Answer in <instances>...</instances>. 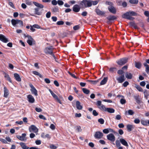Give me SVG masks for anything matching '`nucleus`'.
<instances>
[{"label": "nucleus", "instance_id": "obj_1", "mask_svg": "<svg viewBox=\"0 0 149 149\" xmlns=\"http://www.w3.org/2000/svg\"><path fill=\"white\" fill-rule=\"evenodd\" d=\"M137 14L133 11H130L123 14L122 15V17L123 18L129 20H133L135 18L131 16H136Z\"/></svg>", "mask_w": 149, "mask_h": 149}, {"label": "nucleus", "instance_id": "obj_2", "mask_svg": "<svg viewBox=\"0 0 149 149\" xmlns=\"http://www.w3.org/2000/svg\"><path fill=\"white\" fill-rule=\"evenodd\" d=\"M106 4L109 5L108 7V8L110 13L113 14H115L116 13V9L113 6V4L112 2L107 1L106 2Z\"/></svg>", "mask_w": 149, "mask_h": 149}, {"label": "nucleus", "instance_id": "obj_3", "mask_svg": "<svg viewBox=\"0 0 149 149\" xmlns=\"http://www.w3.org/2000/svg\"><path fill=\"white\" fill-rule=\"evenodd\" d=\"M11 22L12 24L14 27H22L23 26V22L21 20L13 19Z\"/></svg>", "mask_w": 149, "mask_h": 149}, {"label": "nucleus", "instance_id": "obj_4", "mask_svg": "<svg viewBox=\"0 0 149 149\" xmlns=\"http://www.w3.org/2000/svg\"><path fill=\"white\" fill-rule=\"evenodd\" d=\"M80 5L84 6L85 8L91 7L92 5L91 1L87 0H83L80 3Z\"/></svg>", "mask_w": 149, "mask_h": 149}, {"label": "nucleus", "instance_id": "obj_5", "mask_svg": "<svg viewBox=\"0 0 149 149\" xmlns=\"http://www.w3.org/2000/svg\"><path fill=\"white\" fill-rule=\"evenodd\" d=\"M128 59V58L126 57L121 58L116 61V63L120 65H122L127 63Z\"/></svg>", "mask_w": 149, "mask_h": 149}, {"label": "nucleus", "instance_id": "obj_6", "mask_svg": "<svg viewBox=\"0 0 149 149\" xmlns=\"http://www.w3.org/2000/svg\"><path fill=\"white\" fill-rule=\"evenodd\" d=\"M29 85L31 88L30 90L31 93L32 94H34V95L36 96H37L38 95L37 91L33 85L31 83H29Z\"/></svg>", "mask_w": 149, "mask_h": 149}, {"label": "nucleus", "instance_id": "obj_7", "mask_svg": "<svg viewBox=\"0 0 149 149\" xmlns=\"http://www.w3.org/2000/svg\"><path fill=\"white\" fill-rule=\"evenodd\" d=\"M54 48L52 46L46 47L45 49V52L46 54H51L53 53Z\"/></svg>", "mask_w": 149, "mask_h": 149}, {"label": "nucleus", "instance_id": "obj_8", "mask_svg": "<svg viewBox=\"0 0 149 149\" xmlns=\"http://www.w3.org/2000/svg\"><path fill=\"white\" fill-rule=\"evenodd\" d=\"M103 136V133L97 131L95 132L94 135L95 138L96 139H99L102 138Z\"/></svg>", "mask_w": 149, "mask_h": 149}, {"label": "nucleus", "instance_id": "obj_9", "mask_svg": "<svg viewBox=\"0 0 149 149\" xmlns=\"http://www.w3.org/2000/svg\"><path fill=\"white\" fill-rule=\"evenodd\" d=\"M26 134L23 133L22 134V136L18 135L16 136V137L19 140L21 141H25L27 140V138L26 137Z\"/></svg>", "mask_w": 149, "mask_h": 149}, {"label": "nucleus", "instance_id": "obj_10", "mask_svg": "<svg viewBox=\"0 0 149 149\" xmlns=\"http://www.w3.org/2000/svg\"><path fill=\"white\" fill-rule=\"evenodd\" d=\"M107 137L108 140L112 142H114L115 140V137L114 135L112 133L107 135Z\"/></svg>", "mask_w": 149, "mask_h": 149}, {"label": "nucleus", "instance_id": "obj_11", "mask_svg": "<svg viewBox=\"0 0 149 149\" xmlns=\"http://www.w3.org/2000/svg\"><path fill=\"white\" fill-rule=\"evenodd\" d=\"M27 98L29 102L33 103L35 102V99L33 96L29 94L27 96Z\"/></svg>", "mask_w": 149, "mask_h": 149}, {"label": "nucleus", "instance_id": "obj_12", "mask_svg": "<svg viewBox=\"0 0 149 149\" xmlns=\"http://www.w3.org/2000/svg\"><path fill=\"white\" fill-rule=\"evenodd\" d=\"M118 83H121L125 80V77L124 74L122 75L116 79Z\"/></svg>", "mask_w": 149, "mask_h": 149}, {"label": "nucleus", "instance_id": "obj_13", "mask_svg": "<svg viewBox=\"0 0 149 149\" xmlns=\"http://www.w3.org/2000/svg\"><path fill=\"white\" fill-rule=\"evenodd\" d=\"M0 40L4 43H7L9 41L8 39L2 34H0Z\"/></svg>", "mask_w": 149, "mask_h": 149}, {"label": "nucleus", "instance_id": "obj_14", "mask_svg": "<svg viewBox=\"0 0 149 149\" xmlns=\"http://www.w3.org/2000/svg\"><path fill=\"white\" fill-rule=\"evenodd\" d=\"M80 8L77 4L75 5L73 7V11L75 12H78L80 10Z\"/></svg>", "mask_w": 149, "mask_h": 149}, {"label": "nucleus", "instance_id": "obj_15", "mask_svg": "<svg viewBox=\"0 0 149 149\" xmlns=\"http://www.w3.org/2000/svg\"><path fill=\"white\" fill-rule=\"evenodd\" d=\"M135 127V125L130 124H128L126 126L127 130L129 132L132 131V130L134 129Z\"/></svg>", "mask_w": 149, "mask_h": 149}, {"label": "nucleus", "instance_id": "obj_16", "mask_svg": "<svg viewBox=\"0 0 149 149\" xmlns=\"http://www.w3.org/2000/svg\"><path fill=\"white\" fill-rule=\"evenodd\" d=\"M52 95L57 102L60 104H62V102L61 100L58 98V96L56 95L53 93L52 94Z\"/></svg>", "mask_w": 149, "mask_h": 149}, {"label": "nucleus", "instance_id": "obj_17", "mask_svg": "<svg viewBox=\"0 0 149 149\" xmlns=\"http://www.w3.org/2000/svg\"><path fill=\"white\" fill-rule=\"evenodd\" d=\"M117 18L116 17L113 15H109L107 17V19L110 21L116 20Z\"/></svg>", "mask_w": 149, "mask_h": 149}, {"label": "nucleus", "instance_id": "obj_18", "mask_svg": "<svg viewBox=\"0 0 149 149\" xmlns=\"http://www.w3.org/2000/svg\"><path fill=\"white\" fill-rule=\"evenodd\" d=\"M33 27L36 28V29H41L44 30H47L49 29V28H42L41 27L39 26L38 24H34L33 25Z\"/></svg>", "mask_w": 149, "mask_h": 149}, {"label": "nucleus", "instance_id": "obj_19", "mask_svg": "<svg viewBox=\"0 0 149 149\" xmlns=\"http://www.w3.org/2000/svg\"><path fill=\"white\" fill-rule=\"evenodd\" d=\"M95 12L97 15H104L105 13L104 12L101 11L100 9H96Z\"/></svg>", "mask_w": 149, "mask_h": 149}, {"label": "nucleus", "instance_id": "obj_20", "mask_svg": "<svg viewBox=\"0 0 149 149\" xmlns=\"http://www.w3.org/2000/svg\"><path fill=\"white\" fill-rule=\"evenodd\" d=\"M120 141L123 145L126 146H128L127 142L124 139L122 138L120 139Z\"/></svg>", "mask_w": 149, "mask_h": 149}, {"label": "nucleus", "instance_id": "obj_21", "mask_svg": "<svg viewBox=\"0 0 149 149\" xmlns=\"http://www.w3.org/2000/svg\"><path fill=\"white\" fill-rule=\"evenodd\" d=\"M31 129V130L34 132H37L38 131V130L36 127L33 125H31L30 127H29V129Z\"/></svg>", "mask_w": 149, "mask_h": 149}, {"label": "nucleus", "instance_id": "obj_22", "mask_svg": "<svg viewBox=\"0 0 149 149\" xmlns=\"http://www.w3.org/2000/svg\"><path fill=\"white\" fill-rule=\"evenodd\" d=\"M4 97H7L9 94L8 91L6 87H4Z\"/></svg>", "mask_w": 149, "mask_h": 149}, {"label": "nucleus", "instance_id": "obj_23", "mask_svg": "<svg viewBox=\"0 0 149 149\" xmlns=\"http://www.w3.org/2000/svg\"><path fill=\"white\" fill-rule=\"evenodd\" d=\"M33 3L38 8H44V6L42 4L38 3L35 1H33Z\"/></svg>", "mask_w": 149, "mask_h": 149}, {"label": "nucleus", "instance_id": "obj_24", "mask_svg": "<svg viewBox=\"0 0 149 149\" xmlns=\"http://www.w3.org/2000/svg\"><path fill=\"white\" fill-rule=\"evenodd\" d=\"M76 106L77 109L78 110H81L82 109V106L80 105V103L78 101L76 102Z\"/></svg>", "mask_w": 149, "mask_h": 149}, {"label": "nucleus", "instance_id": "obj_25", "mask_svg": "<svg viewBox=\"0 0 149 149\" xmlns=\"http://www.w3.org/2000/svg\"><path fill=\"white\" fill-rule=\"evenodd\" d=\"M3 74L4 75L5 78H6V79L10 82L12 83V81L9 75L5 72H4Z\"/></svg>", "mask_w": 149, "mask_h": 149}, {"label": "nucleus", "instance_id": "obj_26", "mask_svg": "<svg viewBox=\"0 0 149 149\" xmlns=\"http://www.w3.org/2000/svg\"><path fill=\"white\" fill-rule=\"evenodd\" d=\"M14 76L16 80L18 81H21V79L19 75L17 73H14Z\"/></svg>", "mask_w": 149, "mask_h": 149}, {"label": "nucleus", "instance_id": "obj_27", "mask_svg": "<svg viewBox=\"0 0 149 149\" xmlns=\"http://www.w3.org/2000/svg\"><path fill=\"white\" fill-rule=\"evenodd\" d=\"M35 42V40L33 38H32V39H28L27 41V43L30 46L32 45H33V44H34Z\"/></svg>", "mask_w": 149, "mask_h": 149}, {"label": "nucleus", "instance_id": "obj_28", "mask_svg": "<svg viewBox=\"0 0 149 149\" xmlns=\"http://www.w3.org/2000/svg\"><path fill=\"white\" fill-rule=\"evenodd\" d=\"M35 10V14L36 15H41L42 12H41L39 11V8H36L34 9Z\"/></svg>", "mask_w": 149, "mask_h": 149}, {"label": "nucleus", "instance_id": "obj_29", "mask_svg": "<svg viewBox=\"0 0 149 149\" xmlns=\"http://www.w3.org/2000/svg\"><path fill=\"white\" fill-rule=\"evenodd\" d=\"M134 113V111L131 109H129L127 111H126L125 112V115H133Z\"/></svg>", "mask_w": 149, "mask_h": 149}, {"label": "nucleus", "instance_id": "obj_30", "mask_svg": "<svg viewBox=\"0 0 149 149\" xmlns=\"http://www.w3.org/2000/svg\"><path fill=\"white\" fill-rule=\"evenodd\" d=\"M135 67L138 69H140L142 66L141 63L140 62H135Z\"/></svg>", "mask_w": 149, "mask_h": 149}, {"label": "nucleus", "instance_id": "obj_31", "mask_svg": "<svg viewBox=\"0 0 149 149\" xmlns=\"http://www.w3.org/2000/svg\"><path fill=\"white\" fill-rule=\"evenodd\" d=\"M134 97L138 104H139L141 103V100L139 95L137 96L134 95Z\"/></svg>", "mask_w": 149, "mask_h": 149}, {"label": "nucleus", "instance_id": "obj_32", "mask_svg": "<svg viewBox=\"0 0 149 149\" xmlns=\"http://www.w3.org/2000/svg\"><path fill=\"white\" fill-rule=\"evenodd\" d=\"M108 79L107 77H104L101 81L100 83V85H103L105 84L107 82Z\"/></svg>", "mask_w": 149, "mask_h": 149}, {"label": "nucleus", "instance_id": "obj_33", "mask_svg": "<svg viewBox=\"0 0 149 149\" xmlns=\"http://www.w3.org/2000/svg\"><path fill=\"white\" fill-rule=\"evenodd\" d=\"M125 77L128 79H131L132 78L133 76L131 73L127 72L126 73Z\"/></svg>", "mask_w": 149, "mask_h": 149}, {"label": "nucleus", "instance_id": "obj_34", "mask_svg": "<svg viewBox=\"0 0 149 149\" xmlns=\"http://www.w3.org/2000/svg\"><path fill=\"white\" fill-rule=\"evenodd\" d=\"M87 81L88 82L91 83V84H97V83L99 81V80H88Z\"/></svg>", "mask_w": 149, "mask_h": 149}, {"label": "nucleus", "instance_id": "obj_35", "mask_svg": "<svg viewBox=\"0 0 149 149\" xmlns=\"http://www.w3.org/2000/svg\"><path fill=\"white\" fill-rule=\"evenodd\" d=\"M129 24L130 26L134 27L135 29H138V27L137 26L134 22H130L129 23Z\"/></svg>", "mask_w": 149, "mask_h": 149}, {"label": "nucleus", "instance_id": "obj_36", "mask_svg": "<svg viewBox=\"0 0 149 149\" xmlns=\"http://www.w3.org/2000/svg\"><path fill=\"white\" fill-rule=\"evenodd\" d=\"M20 145L23 149H29V147L26 146L23 143H20Z\"/></svg>", "mask_w": 149, "mask_h": 149}, {"label": "nucleus", "instance_id": "obj_37", "mask_svg": "<svg viewBox=\"0 0 149 149\" xmlns=\"http://www.w3.org/2000/svg\"><path fill=\"white\" fill-rule=\"evenodd\" d=\"M143 65L144 66L146 67V71L148 73L149 72V66L146 63H143Z\"/></svg>", "mask_w": 149, "mask_h": 149}, {"label": "nucleus", "instance_id": "obj_38", "mask_svg": "<svg viewBox=\"0 0 149 149\" xmlns=\"http://www.w3.org/2000/svg\"><path fill=\"white\" fill-rule=\"evenodd\" d=\"M34 74V75H37L39 77H40L41 78H42L43 77L40 74V73H39L38 72L36 71H33L32 72Z\"/></svg>", "mask_w": 149, "mask_h": 149}, {"label": "nucleus", "instance_id": "obj_39", "mask_svg": "<svg viewBox=\"0 0 149 149\" xmlns=\"http://www.w3.org/2000/svg\"><path fill=\"white\" fill-rule=\"evenodd\" d=\"M135 87L139 91L141 92L143 91L142 88L139 85H136Z\"/></svg>", "mask_w": 149, "mask_h": 149}, {"label": "nucleus", "instance_id": "obj_40", "mask_svg": "<svg viewBox=\"0 0 149 149\" xmlns=\"http://www.w3.org/2000/svg\"><path fill=\"white\" fill-rule=\"evenodd\" d=\"M52 11L54 13H56L59 12V9L58 6H55L52 9Z\"/></svg>", "mask_w": 149, "mask_h": 149}, {"label": "nucleus", "instance_id": "obj_41", "mask_svg": "<svg viewBox=\"0 0 149 149\" xmlns=\"http://www.w3.org/2000/svg\"><path fill=\"white\" fill-rule=\"evenodd\" d=\"M106 111H107L110 113H113L114 112L115 110L113 108H107Z\"/></svg>", "mask_w": 149, "mask_h": 149}, {"label": "nucleus", "instance_id": "obj_42", "mask_svg": "<svg viewBox=\"0 0 149 149\" xmlns=\"http://www.w3.org/2000/svg\"><path fill=\"white\" fill-rule=\"evenodd\" d=\"M100 110L103 111H106L107 108H106L105 106L102 104L98 108Z\"/></svg>", "mask_w": 149, "mask_h": 149}, {"label": "nucleus", "instance_id": "obj_43", "mask_svg": "<svg viewBox=\"0 0 149 149\" xmlns=\"http://www.w3.org/2000/svg\"><path fill=\"white\" fill-rule=\"evenodd\" d=\"M82 90L83 93L86 94H88L90 93V91L86 88H83Z\"/></svg>", "mask_w": 149, "mask_h": 149}, {"label": "nucleus", "instance_id": "obj_44", "mask_svg": "<svg viewBox=\"0 0 149 149\" xmlns=\"http://www.w3.org/2000/svg\"><path fill=\"white\" fill-rule=\"evenodd\" d=\"M141 124L144 126H147L148 125V122L147 120H141Z\"/></svg>", "mask_w": 149, "mask_h": 149}, {"label": "nucleus", "instance_id": "obj_45", "mask_svg": "<svg viewBox=\"0 0 149 149\" xmlns=\"http://www.w3.org/2000/svg\"><path fill=\"white\" fill-rule=\"evenodd\" d=\"M117 70V69L116 68L112 67L110 68L109 70V71L111 73H113L116 71Z\"/></svg>", "mask_w": 149, "mask_h": 149}, {"label": "nucleus", "instance_id": "obj_46", "mask_svg": "<svg viewBox=\"0 0 149 149\" xmlns=\"http://www.w3.org/2000/svg\"><path fill=\"white\" fill-rule=\"evenodd\" d=\"M96 104L98 108L102 105V104L101 101L100 100H98Z\"/></svg>", "mask_w": 149, "mask_h": 149}, {"label": "nucleus", "instance_id": "obj_47", "mask_svg": "<svg viewBox=\"0 0 149 149\" xmlns=\"http://www.w3.org/2000/svg\"><path fill=\"white\" fill-rule=\"evenodd\" d=\"M129 2L131 3L137 4L138 3V0H130Z\"/></svg>", "mask_w": 149, "mask_h": 149}, {"label": "nucleus", "instance_id": "obj_48", "mask_svg": "<svg viewBox=\"0 0 149 149\" xmlns=\"http://www.w3.org/2000/svg\"><path fill=\"white\" fill-rule=\"evenodd\" d=\"M98 121L99 123L101 124H103L104 122V120L102 118H100L98 119Z\"/></svg>", "mask_w": 149, "mask_h": 149}, {"label": "nucleus", "instance_id": "obj_49", "mask_svg": "<svg viewBox=\"0 0 149 149\" xmlns=\"http://www.w3.org/2000/svg\"><path fill=\"white\" fill-rule=\"evenodd\" d=\"M80 28V27L79 25L75 26L73 27V29L75 31L78 30Z\"/></svg>", "mask_w": 149, "mask_h": 149}, {"label": "nucleus", "instance_id": "obj_50", "mask_svg": "<svg viewBox=\"0 0 149 149\" xmlns=\"http://www.w3.org/2000/svg\"><path fill=\"white\" fill-rule=\"evenodd\" d=\"M50 148L51 149H56L57 147L53 144H51L49 146Z\"/></svg>", "mask_w": 149, "mask_h": 149}, {"label": "nucleus", "instance_id": "obj_51", "mask_svg": "<svg viewBox=\"0 0 149 149\" xmlns=\"http://www.w3.org/2000/svg\"><path fill=\"white\" fill-rule=\"evenodd\" d=\"M134 122L136 124H139L140 122V119L138 118H135L134 120Z\"/></svg>", "mask_w": 149, "mask_h": 149}, {"label": "nucleus", "instance_id": "obj_52", "mask_svg": "<svg viewBox=\"0 0 149 149\" xmlns=\"http://www.w3.org/2000/svg\"><path fill=\"white\" fill-rule=\"evenodd\" d=\"M64 22L62 21H59L57 22L56 24L58 25H62L63 24Z\"/></svg>", "mask_w": 149, "mask_h": 149}, {"label": "nucleus", "instance_id": "obj_53", "mask_svg": "<svg viewBox=\"0 0 149 149\" xmlns=\"http://www.w3.org/2000/svg\"><path fill=\"white\" fill-rule=\"evenodd\" d=\"M108 130L109 132H111L113 133L114 134L117 133L115 131L113 130V129L111 128H108Z\"/></svg>", "mask_w": 149, "mask_h": 149}, {"label": "nucleus", "instance_id": "obj_54", "mask_svg": "<svg viewBox=\"0 0 149 149\" xmlns=\"http://www.w3.org/2000/svg\"><path fill=\"white\" fill-rule=\"evenodd\" d=\"M124 72L122 70H118L117 72V73L119 74L123 75Z\"/></svg>", "mask_w": 149, "mask_h": 149}, {"label": "nucleus", "instance_id": "obj_55", "mask_svg": "<svg viewBox=\"0 0 149 149\" xmlns=\"http://www.w3.org/2000/svg\"><path fill=\"white\" fill-rule=\"evenodd\" d=\"M126 102V100L125 99L122 98L120 100V102L122 104H125V103Z\"/></svg>", "mask_w": 149, "mask_h": 149}, {"label": "nucleus", "instance_id": "obj_56", "mask_svg": "<svg viewBox=\"0 0 149 149\" xmlns=\"http://www.w3.org/2000/svg\"><path fill=\"white\" fill-rule=\"evenodd\" d=\"M57 3L59 5H62L63 4L64 2L62 1L58 0L57 1Z\"/></svg>", "mask_w": 149, "mask_h": 149}, {"label": "nucleus", "instance_id": "obj_57", "mask_svg": "<svg viewBox=\"0 0 149 149\" xmlns=\"http://www.w3.org/2000/svg\"><path fill=\"white\" fill-rule=\"evenodd\" d=\"M25 2L28 5H31L32 3L29 0H26L25 1Z\"/></svg>", "mask_w": 149, "mask_h": 149}, {"label": "nucleus", "instance_id": "obj_58", "mask_svg": "<svg viewBox=\"0 0 149 149\" xmlns=\"http://www.w3.org/2000/svg\"><path fill=\"white\" fill-rule=\"evenodd\" d=\"M39 117L40 119H42L43 120H46V118L43 115H40L39 116Z\"/></svg>", "mask_w": 149, "mask_h": 149}, {"label": "nucleus", "instance_id": "obj_59", "mask_svg": "<svg viewBox=\"0 0 149 149\" xmlns=\"http://www.w3.org/2000/svg\"><path fill=\"white\" fill-rule=\"evenodd\" d=\"M51 15V13L49 11L46 13V16L47 18H49L50 17Z\"/></svg>", "mask_w": 149, "mask_h": 149}, {"label": "nucleus", "instance_id": "obj_60", "mask_svg": "<svg viewBox=\"0 0 149 149\" xmlns=\"http://www.w3.org/2000/svg\"><path fill=\"white\" fill-rule=\"evenodd\" d=\"M0 141H1L3 143H8L6 140L0 138Z\"/></svg>", "mask_w": 149, "mask_h": 149}, {"label": "nucleus", "instance_id": "obj_61", "mask_svg": "<svg viewBox=\"0 0 149 149\" xmlns=\"http://www.w3.org/2000/svg\"><path fill=\"white\" fill-rule=\"evenodd\" d=\"M144 95H149V91L147 90H145L144 92Z\"/></svg>", "mask_w": 149, "mask_h": 149}, {"label": "nucleus", "instance_id": "obj_62", "mask_svg": "<svg viewBox=\"0 0 149 149\" xmlns=\"http://www.w3.org/2000/svg\"><path fill=\"white\" fill-rule=\"evenodd\" d=\"M93 114L95 116H96L98 114V113L95 110H93Z\"/></svg>", "mask_w": 149, "mask_h": 149}, {"label": "nucleus", "instance_id": "obj_63", "mask_svg": "<svg viewBox=\"0 0 149 149\" xmlns=\"http://www.w3.org/2000/svg\"><path fill=\"white\" fill-rule=\"evenodd\" d=\"M35 110L37 112H41L42 111V110L40 108L36 107L35 109Z\"/></svg>", "mask_w": 149, "mask_h": 149}, {"label": "nucleus", "instance_id": "obj_64", "mask_svg": "<svg viewBox=\"0 0 149 149\" xmlns=\"http://www.w3.org/2000/svg\"><path fill=\"white\" fill-rule=\"evenodd\" d=\"M103 132L105 134H108L109 133L108 128L105 129L103 130Z\"/></svg>", "mask_w": 149, "mask_h": 149}]
</instances>
